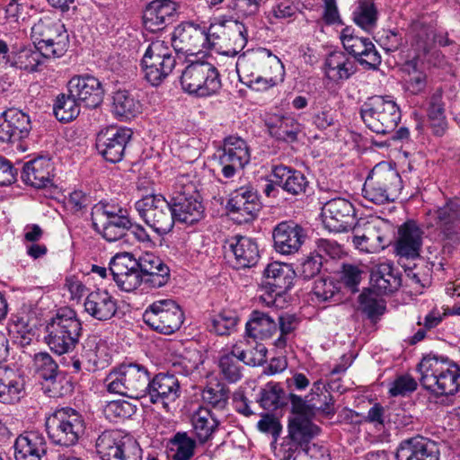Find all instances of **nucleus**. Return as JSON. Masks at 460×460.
Segmentation results:
<instances>
[{
	"mask_svg": "<svg viewBox=\"0 0 460 460\" xmlns=\"http://www.w3.org/2000/svg\"><path fill=\"white\" fill-rule=\"evenodd\" d=\"M247 43V31L241 22H234V29L211 25L207 31L193 23L178 25L172 36V46L176 52L192 55L205 48L215 49L218 53L235 57Z\"/></svg>",
	"mask_w": 460,
	"mask_h": 460,
	"instance_id": "obj_1",
	"label": "nucleus"
},
{
	"mask_svg": "<svg viewBox=\"0 0 460 460\" xmlns=\"http://www.w3.org/2000/svg\"><path fill=\"white\" fill-rule=\"evenodd\" d=\"M39 327H43L44 341L56 354L63 355L74 350L82 335V323L75 311L70 308H61L57 314L43 323H35L34 330L31 328V335L40 338L36 332Z\"/></svg>",
	"mask_w": 460,
	"mask_h": 460,
	"instance_id": "obj_2",
	"label": "nucleus"
},
{
	"mask_svg": "<svg viewBox=\"0 0 460 460\" xmlns=\"http://www.w3.org/2000/svg\"><path fill=\"white\" fill-rule=\"evenodd\" d=\"M420 384L437 395L456 394L460 388V368L447 358L428 355L419 364Z\"/></svg>",
	"mask_w": 460,
	"mask_h": 460,
	"instance_id": "obj_3",
	"label": "nucleus"
},
{
	"mask_svg": "<svg viewBox=\"0 0 460 460\" xmlns=\"http://www.w3.org/2000/svg\"><path fill=\"white\" fill-rule=\"evenodd\" d=\"M31 61L40 64V58L46 59L62 57L69 46V36L65 25L49 19H40L31 28Z\"/></svg>",
	"mask_w": 460,
	"mask_h": 460,
	"instance_id": "obj_4",
	"label": "nucleus"
},
{
	"mask_svg": "<svg viewBox=\"0 0 460 460\" xmlns=\"http://www.w3.org/2000/svg\"><path fill=\"white\" fill-rule=\"evenodd\" d=\"M151 374L138 363H123L105 379L107 390L131 399L146 397Z\"/></svg>",
	"mask_w": 460,
	"mask_h": 460,
	"instance_id": "obj_5",
	"label": "nucleus"
},
{
	"mask_svg": "<svg viewBox=\"0 0 460 460\" xmlns=\"http://www.w3.org/2000/svg\"><path fill=\"white\" fill-rule=\"evenodd\" d=\"M402 190V181L399 172L385 162L374 166L363 186L364 197L377 205L394 202Z\"/></svg>",
	"mask_w": 460,
	"mask_h": 460,
	"instance_id": "obj_6",
	"label": "nucleus"
},
{
	"mask_svg": "<svg viewBox=\"0 0 460 460\" xmlns=\"http://www.w3.org/2000/svg\"><path fill=\"white\" fill-rule=\"evenodd\" d=\"M360 116L371 131L386 135L393 133L396 128L402 113L393 97L375 95L363 103L360 108Z\"/></svg>",
	"mask_w": 460,
	"mask_h": 460,
	"instance_id": "obj_7",
	"label": "nucleus"
},
{
	"mask_svg": "<svg viewBox=\"0 0 460 460\" xmlns=\"http://www.w3.org/2000/svg\"><path fill=\"white\" fill-rule=\"evenodd\" d=\"M93 228L108 242L127 235L132 222L126 208L115 202L100 201L92 211Z\"/></svg>",
	"mask_w": 460,
	"mask_h": 460,
	"instance_id": "obj_8",
	"label": "nucleus"
},
{
	"mask_svg": "<svg viewBox=\"0 0 460 460\" xmlns=\"http://www.w3.org/2000/svg\"><path fill=\"white\" fill-rule=\"evenodd\" d=\"M51 441L62 447L75 446L85 429L81 413L70 407L57 409L46 420Z\"/></svg>",
	"mask_w": 460,
	"mask_h": 460,
	"instance_id": "obj_9",
	"label": "nucleus"
},
{
	"mask_svg": "<svg viewBox=\"0 0 460 460\" xmlns=\"http://www.w3.org/2000/svg\"><path fill=\"white\" fill-rule=\"evenodd\" d=\"M134 208L139 217L159 236L172 231L175 223L172 206L163 195H146L137 200Z\"/></svg>",
	"mask_w": 460,
	"mask_h": 460,
	"instance_id": "obj_10",
	"label": "nucleus"
},
{
	"mask_svg": "<svg viewBox=\"0 0 460 460\" xmlns=\"http://www.w3.org/2000/svg\"><path fill=\"white\" fill-rule=\"evenodd\" d=\"M181 84L185 92L206 97L219 91L221 79L213 64L208 61H192L182 71Z\"/></svg>",
	"mask_w": 460,
	"mask_h": 460,
	"instance_id": "obj_11",
	"label": "nucleus"
},
{
	"mask_svg": "<svg viewBox=\"0 0 460 460\" xmlns=\"http://www.w3.org/2000/svg\"><path fill=\"white\" fill-rule=\"evenodd\" d=\"M244 341H239L230 351H224L218 358L220 375L228 383H236L242 377L241 362L248 366L261 365L265 361L266 349L260 345L252 349H246Z\"/></svg>",
	"mask_w": 460,
	"mask_h": 460,
	"instance_id": "obj_12",
	"label": "nucleus"
},
{
	"mask_svg": "<svg viewBox=\"0 0 460 460\" xmlns=\"http://www.w3.org/2000/svg\"><path fill=\"white\" fill-rule=\"evenodd\" d=\"M236 71L240 80L242 76L273 75L284 79L285 69L280 59L270 50L260 48L249 49L240 55L236 61Z\"/></svg>",
	"mask_w": 460,
	"mask_h": 460,
	"instance_id": "obj_13",
	"label": "nucleus"
},
{
	"mask_svg": "<svg viewBox=\"0 0 460 460\" xmlns=\"http://www.w3.org/2000/svg\"><path fill=\"white\" fill-rule=\"evenodd\" d=\"M173 50L164 40L152 41L142 58L145 78L152 84H160L173 70L176 58Z\"/></svg>",
	"mask_w": 460,
	"mask_h": 460,
	"instance_id": "obj_14",
	"label": "nucleus"
},
{
	"mask_svg": "<svg viewBox=\"0 0 460 460\" xmlns=\"http://www.w3.org/2000/svg\"><path fill=\"white\" fill-rule=\"evenodd\" d=\"M95 448L102 460H142L138 443L119 430H105L100 434Z\"/></svg>",
	"mask_w": 460,
	"mask_h": 460,
	"instance_id": "obj_15",
	"label": "nucleus"
},
{
	"mask_svg": "<svg viewBox=\"0 0 460 460\" xmlns=\"http://www.w3.org/2000/svg\"><path fill=\"white\" fill-rule=\"evenodd\" d=\"M184 314L172 299H161L152 303L143 314V321L151 329L163 334H172L181 326Z\"/></svg>",
	"mask_w": 460,
	"mask_h": 460,
	"instance_id": "obj_16",
	"label": "nucleus"
},
{
	"mask_svg": "<svg viewBox=\"0 0 460 460\" xmlns=\"http://www.w3.org/2000/svg\"><path fill=\"white\" fill-rule=\"evenodd\" d=\"M352 243L362 252L374 253L384 250L390 243L388 226L379 218L359 219L352 227Z\"/></svg>",
	"mask_w": 460,
	"mask_h": 460,
	"instance_id": "obj_17",
	"label": "nucleus"
},
{
	"mask_svg": "<svg viewBox=\"0 0 460 460\" xmlns=\"http://www.w3.org/2000/svg\"><path fill=\"white\" fill-rule=\"evenodd\" d=\"M257 191L252 186H243L233 190L226 203L231 219L237 224L252 221L261 209Z\"/></svg>",
	"mask_w": 460,
	"mask_h": 460,
	"instance_id": "obj_18",
	"label": "nucleus"
},
{
	"mask_svg": "<svg viewBox=\"0 0 460 460\" xmlns=\"http://www.w3.org/2000/svg\"><path fill=\"white\" fill-rule=\"evenodd\" d=\"M132 134V130L128 128H105L97 134L96 149L107 162L118 163L122 160Z\"/></svg>",
	"mask_w": 460,
	"mask_h": 460,
	"instance_id": "obj_19",
	"label": "nucleus"
},
{
	"mask_svg": "<svg viewBox=\"0 0 460 460\" xmlns=\"http://www.w3.org/2000/svg\"><path fill=\"white\" fill-rule=\"evenodd\" d=\"M251 155L246 142L236 136L225 138L223 147L218 150V164L226 178H232L238 170L250 162Z\"/></svg>",
	"mask_w": 460,
	"mask_h": 460,
	"instance_id": "obj_20",
	"label": "nucleus"
},
{
	"mask_svg": "<svg viewBox=\"0 0 460 460\" xmlns=\"http://www.w3.org/2000/svg\"><path fill=\"white\" fill-rule=\"evenodd\" d=\"M341 40L346 51L365 68L375 70L381 64V56L369 38L355 35L353 30L345 28Z\"/></svg>",
	"mask_w": 460,
	"mask_h": 460,
	"instance_id": "obj_21",
	"label": "nucleus"
},
{
	"mask_svg": "<svg viewBox=\"0 0 460 460\" xmlns=\"http://www.w3.org/2000/svg\"><path fill=\"white\" fill-rule=\"evenodd\" d=\"M109 270L122 291L132 292L144 282L137 260L128 252L117 253L110 262Z\"/></svg>",
	"mask_w": 460,
	"mask_h": 460,
	"instance_id": "obj_22",
	"label": "nucleus"
},
{
	"mask_svg": "<svg viewBox=\"0 0 460 460\" xmlns=\"http://www.w3.org/2000/svg\"><path fill=\"white\" fill-rule=\"evenodd\" d=\"M323 224L332 232H346L355 226V208L346 199L335 198L323 207Z\"/></svg>",
	"mask_w": 460,
	"mask_h": 460,
	"instance_id": "obj_23",
	"label": "nucleus"
},
{
	"mask_svg": "<svg viewBox=\"0 0 460 460\" xmlns=\"http://www.w3.org/2000/svg\"><path fill=\"white\" fill-rule=\"evenodd\" d=\"M429 217L436 220L444 241L448 244H456L460 240V202L458 199L447 201L428 213Z\"/></svg>",
	"mask_w": 460,
	"mask_h": 460,
	"instance_id": "obj_24",
	"label": "nucleus"
},
{
	"mask_svg": "<svg viewBox=\"0 0 460 460\" xmlns=\"http://www.w3.org/2000/svg\"><path fill=\"white\" fill-rule=\"evenodd\" d=\"M67 89L71 96L86 108H97L103 102V86L93 75L85 74L73 76L67 84Z\"/></svg>",
	"mask_w": 460,
	"mask_h": 460,
	"instance_id": "obj_25",
	"label": "nucleus"
},
{
	"mask_svg": "<svg viewBox=\"0 0 460 460\" xmlns=\"http://www.w3.org/2000/svg\"><path fill=\"white\" fill-rule=\"evenodd\" d=\"M274 248L283 255L296 253L306 239L305 230L293 221L278 224L272 233Z\"/></svg>",
	"mask_w": 460,
	"mask_h": 460,
	"instance_id": "obj_26",
	"label": "nucleus"
},
{
	"mask_svg": "<svg viewBox=\"0 0 460 460\" xmlns=\"http://www.w3.org/2000/svg\"><path fill=\"white\" fill-rule=\"evenodd\" d=\"M146 396L153 404H159L164 409L174 402L181 395V385L173 374L159 373L153 378L146 391Z\"/></svg>",
	"mask_w": 460,
	"mask_h": 460,
	"instance_id": "obj_27",
	"label": "nucleus"
},
{
	"mask_svg": "<svg viewBox=\"0 0 460 460\" xmlns=\"http://www.w3.org/2000/svg\"><path fill=\"white\" fill-rule=\"evenodd\" d=\"M171 202L175 222L193 225L205 216V207L199 194L173 195Z\"/></svg>",
	"mask_w": 460,
	"mask_h": 460,
	"instance_id": "obj_28",
	"label": "nucleus"
},
{
	"mask_svg": "<svg viewBox=\"0 0 460 460\" xmlns=\"http://www.w3.org/2000/svg\"><path fill=\"white\" fill-rule=\"evenodd\" d=\"M144 282L151 288H161L170 279V269L163 260L152 252H146L137 260Z\"/></svg>",
	"mask_w": 460,
	"mask_h": 460,
	"instance_id": "obj_29",
	"label": "nucleus"
},
{
	"mask_svg": "<svg viewBox=\"0 0 460 460\" xmlns=\"http://www.w3.org/2000/svg\"><path fill=\"white\" fill-rule=\"evenodd\" d=\"M177 4L171 0H154L144 11L143 21L146 28L155 31L165 28L176 17Z\"/></svg>",
	"mask_w": 460,
	"mask_h": 460,
	"instance_id": "obj_30",
	"label": "nucleus"
},
{
	"mask_svg": "<svg viewBox=\"0 0 460 460\" xmlns=\"http://www.w3.org/2000/svg\"><path fill=\"white\" fill-rule=\"evenodd\" d=\"M424 232L414 220L404 222L398 229L395 250L401 257H419Z\"/></svg>",
	"mask_w": 460,
	"mask_h": 460,
	"instance_id": "obj_31",
	"label": "nucleus"
},
{
	"mask_svg": "<svg viewBox=\"0 0 460 460\" xmlns=\"http://www.w3.org/2000/svg\"><path fill=\"white\" fill-rule=\"evenodd\" d=\"M31 172L34 175V181H31V186L42 190L47 198H55L59 193L58 187L53 182L54 165L49 155H38L31 159Z\"/></svg>",
	"mask_w": 460,
	"mask_h": 460,
	"instance_id": "obj_32",
	"label": "nucleus"
},
{
	"mask_svg": "<svg viewBox=\"0 0 460 460\" xmlns=\"http://www.w3.org/2000/svg\"><path fill=\"white\" fill-rule=\"evenodd\" d=\"M399 460H439L437 444L423 437L402 441L397 449Z\"/></svg>",
	"mask_w": 460,
	"mask_h": 460,
	"instance_id": "obj_33",
	"label": "nucleus"
},
{
	"mask_svg": "<svg viewBox=\"0 0 460 460\" xmlns=\"http://www.w3.org/2000/svg\"><path fill=\"white\" fill-rule=\"evenodd\" d=\"M85 313L98 321L111 319L118 310L117 300L104 289L90 292L84 303Z\"/></svg>",
	"mask_w": 460,
	"mask_h": 460,
	"instance_id": "obj_34",
	"label": "nucleus"
},
{
	"mask_svg": "<svg viewBox=\"0 0 460 460\" xmlns=\"http://www.w3.org/2000/svg\"><path fill=\"white\" fill-rule=\"evenodd\" d=\"M271 176L277 186L293 196L305 194L309 188V181L303 172L283 164L274 165Z\"/></svg>",
	"mask_w": 460,
	"mask_h": 460,
	"instance_id": "obj_35",
	"label": "nucleus"
},
{
	"mask_svg": "<svg viewBox=\"0 0 460 460\" xmlns=\"http://www.w3.org/2000/svg\"><path fill=\"white\" fill-rule=\"evenodd\" d=\"M229 251L234 256V267L246 269L255 266L259 261L256 242L247 236L235 235L228 240Z\"/></svg>",
	"mask_w": 460,
	"mask_h": 460,
	"instance_id": "obj_36",
	"label": "nucleus"
},
{
	"mask_svg": "<svg viewBox=\"0 0 460 460\" xmlns=\"http://www.w3.org/2000/svg\"><path fill=\"white\" fill-rule=\"evenodd\" d=\"M323 71L332 82L339 84L350 78L357 71V66L346 53L333 51L324 59Z\"/></svg>",
	"mask_w": 460,
	"mask_h": 460,
	"instance_id": "obj_37",
	"label": "nucleus"
},
{
	"mask_svg": "<svg viewBox=\"0 0 460 460\" xmlns=\"http://www.w3.org/2000/svg\"><path fill=\"white\" fill-rule=\"evenodd\" d=\"M265 285L271 288L276 296L290 289L296 278V272L289 264L274 261L264 270Z\"/></svg>",
	"mask_w": 460,
	"mask_h": 460,
	"instance_id": "obj_38",
	"label": "nucleus"
},
{
	"mask_svg": "<svg viewBox=\"0 0 460 460\" xmlns=\"http://www.w3.org/2000/svg\"><path fill=\"white\" fill-rule=\"evenodd\" d=\"M372 287L380 294L393 293L401 287V274L391 262H383L373 267L370 275Z\"/></svg>",
	"mask_w": 460,
	"mask_h": 460,
	"instance_id": "obj_39",
	"label": "nucleus"
},
{
	"mask_svg": "<svg viewBox=\"0 0 460 460\" xmlns=\"http://www.w3.org/2000/svg\"><path fill=\"white\" fill-rule=\"evenodd\" d=\"M191 424L199 442L204 444L213 438L220 421L211 410L201 406L192 414Z\"/></svg>",
	"mask_w": 460,
	"mask_h": 460,
	"instance_id": "obj_40",
	"label": "nucleus"
},
{
	"mask_svg": "<svg viewBox=\"0 0 460 460\" xmlns=\"http://www.w3.org/2000/svg\"><path fill=\"white\" fill-rule=\"evenodd\" d=\"M271 137L284 142H294L300 132V124L292 117L273 115L266 120Z\"/></svg>",
	"mask_w": 460,
	"mask_h": 460,
	"instance_id": "obj_41",
	"label": "nucleus"
},
{
	"mask_svg": "<svg viewBox=\"0 0 460 460\" xmlns=\"http://www.w3.org/2000/svg\"><path fill=\"white\" fill-rule=\"evenodd\" d=\"M288 431L290 438L301 444L305 448L310 447L311 440L319 434L320 429L310 418L295 416L289 419Z\"/></svg>",
	"mask_w": 460,
	"mask_h": 460,
	"instance_id": "obj_42",
	"label": "nucleus"
},
{
	"mask_svg": "<svg viewBox=\"0 0 460 460\" xmlns=\"http://www.w3.org/2000/svg\"><path fill=\"white\" fill-rule=\"evenodd\" d=\"M245 331L249 337L265 340L276 332L277 323L268 314L253 311L246 323Z\"/></svg>",
	"mask_w": 460,
	"mask_h": 460,
	"instance_id": "obj_43",
	"label": "nucleus"
},
{
	"mask_svg": "<svg viewBox=\"0 0 460 460\" xmlns=\"http://www.w3.org/2000/svg\"><path fill=\"white\" fill-rule=\"evenodd\" d=\"M289 401L292 412L296 414V416L310 418L317 411L323 412L325 415H333L335 413V409L331 406L330 402L323 404L319 402H314V397L303 399L301 396L290 393Z\"/></svg>",
	"mask_w": 460,
	"mask_h": 460,
	"instance_id": "obj_44",
	"label": "nucleus"
},
{
	"mask_svg": "<svg viewBox=\"0 0 460 460\" xmlns=\"http://www.w3.org/2000/svg\"><path fill=\"white\" fill-rule=\"evenodd\" d=\"M11 372L0 370V402L14 403L26 394L25 382L22 378L10 379Z\"/></svg>",
	"mask_w": 460,
	"mask_h": 460,
	"instance_id": "obj_45",
	"label": "nucleus"
},
{
	"mask_svg": "<svg viewBox=\"0 0 460 460\" xmlns=\"http://www.w3.org/2000/svg\"><path fill=\"white\" fill-rule=\"evenodd\" d=\"M112 100V111L117 117L129 119L141 111L140 102L128 91H117Z\"/></svg>",
	"mask_w": 460,
	"mask_h": 460,
	"instance_id": "obj_46",
	"label": "nucleus"
},
{
	"mask_svg": "<svg viewBox=\"0 0 460 460\" xmlns=\"http://www.w3.org/2000/svg\"><path fill=\"white\" fill-rule=\"evenodd\" d=\"M2 114L19 134V138H17V150L24 153L29 147V130L26 128L27 124H29V116L22 111L13 108L5 111Z\"/></svg>",
	"mask_w": 460,
	"mask_h": 460,
	"instance_id": "obj_47",
	"label": "nucleus"
},
{
	"mask_svg": "<svg viewBox=\"0 0 460 460\" xmlns=\"http://www.w3.org/2000/svg\"><path fill=\"white\" fill-rule=\"evenodd\" d=\"M404 411L401 408L383 407L380 403H375L367 411L366 421L384 425L385 421L396 425H407L408 422L402 420Z\"/></svg>",
	"mask_w": 460,
	"mask_h": 460,
	"instance_id": "obj_48",
	"label": "nucleus"
},
{
	"mask_svg": "<svg viewBox=\"0 0 460 460\" xmlns=\"http://www.w3.org/2000/svg\"><path fill=\"white\" fill-rule=\"evenodd\" d=\"M58 364L48 352H39L33 358V376L39 381L53 382L58 374Z\"/></svg>",
	"mask_w": 460,
	"mask_h": 460,
	"instance_id": "obj_49",
	"label": "nucleus"
},
{
	"mask_svg": "<svg viewBox=\"0 0 460 460\" xmlns=\"http://www.w3.org/2000/svg\"><path fill=\"white\" fill-rule=\"evenodd\" d=\"M355 23L367 31L376 27L377 10L370 0H358L352 13Z\"/></svg>",
	"mask_w": 460,
	"mask_h": 460,
	"instance_id": "obj_50",
	"label": "nucleus"
},
{
	"mask_svg": "<svg viewBox=\"0 0 460 460\" xmlns=\"http://www.w3.org/2000/svg\"><path fill=\"white\" fill-rule=\"evenodd\" d=\"M81 103L68 94H59L54 103L53 111L56 118L61 122H69L75 119L81 111Z\"/></svg>",
	"mask_w": 460,
	"mask_h": 460,
	"instance_id": "obj_51",
	"label": "nucleus"
},
{
	"mask_svg": "<svg viewBox=\"0 0 460 460\" xmlns=\"http://www.w3.org/2000/svg\"><path fill=\"white\" fill-rule=\"evenodd\" d=\"M359 309L372 321L385 311V302L373 289H365L358 296Z\"/></svg>",
	"mask_w": 460,
	"mask_h": 460,
	"instance_id": "obj_52",
	"label": "nucleus"
},
{
	"mask_svg": "<svg viewBox=\"0 0 460 460\" xmlns=\"http://www.w3.org/2000/svg\"><path fill=\"white\" fill-rule=\"evenodd\" d=\"M8 332L13 342L26 357V349L29 345V316H13L9 323Z\"/></svg>",
	"mask_w": 460,
	"mask_h": 460,
	"instance_id": "obj_53",
	"label": "nucleus"
},
{
	"mask_svg": "<svg viewBox=\"0 0 460 460\" xmlns=\"http://www.w3.org/2000/svg\"><path fill=\"white\" fill-rule=\"evenodd\" d=\"M172 460H190L194 456L196 441L186 432H177L171 439Z\"/></svg>",
	"mask_w": 460,
	"mask_h": 460,
	"instance_id": "obj_54",
	"label": "nucleus"
},
{
	"mask_svg": "<svg viewBox=\"0 0 460 460\" xmlns=\"http://www.w3.org/2000/svg\"><path fill=\"white\" fill-rule=\"evenodd\" d=\"M284 392L276 383H268L261 392V405L268 411H274L284 405Z\"/></svg>",
	"mask_w": 460,
	"mask_h": 460,
	"instance_id": "obj_55",
	"label": "nucleus"
},
{
	"mask_svg": "<svg viewBox=\"0 0 460 460\" xmlns=\"http://www.w3.org/2000/svg\"><path fill=\"white\" fill-rule=\"evenodd\" d=\"M237 322L238 317L235 313L224 311L210 320L208 329L217 335H229L235 328Z\"/></svg>",
	"mask_w": 460,
	"mask_h": 460,
	"instance_id": "obj_56",
	"label": "nucleus"
},
{
	"mask_svg": "<svg viewBox=\"0 0 460 460\" xmlns=\"http://www.w3.org/2000/svg\"><path fill=\"white\" fill-rule=\"evenodd\" d=\"M228 398L229 390L220 384L216 385L215 387L208 386L202 392L203 402L217 410H224L227 405Z\"/></svg>",
	"mask_w": 460,
	"mask_h": 460,
	"instance_id": "obj_57",
	"label": "nucleus"
},
{
	"mask_svg": "<svg viewBox=\"0 0 460 460\" xmlns=\"http://www.w3.org/2000/svg\"><path fill=\"white\" fill-rule=\"evenodd\" d=\"M279 336L275 340L274 345L278 349H285L296 329V317L293 314H283L279 317Z\"/></svg>",
	"mask_w": 460,
	"mask_h": 460,
	"instance_id": "obj_58",
	"label": "nucleus"
},
{
	"mask_svg": "<svg viewBox=\"0 0 460 460\" xmlns=\"http://www.w3.org/2000/svg\"><path fill=\"white\" fill-rule=\"evenodd\" d=\"M408 76L405 78L404 88L411 94L421 93L427 85V76L423 71L416 69L415 66H409Z\"/></svg>",
	"mask_w": 460,
	"mask_h": 460,
	"instance_id": "obj_59",
	"label": "nucleus"
},
{
	"mask_svg": "<svg viewBox=\"0 0 460 460\" xmlns=\"http://www.w3.org/2000/svg\"><path fill=\"white\" fill-rule=\"evenodd\" d=\"M261 0H228L226 8L238 17L250 16L259 11Z\"/></svg>",
	"mask_w": 460,
	"mask_h": 460,
	"instance_id": "obj_60",
	"label": "nucleus"
},
{
	"mask_svg": "<svg viewBox=\"0 0 460 460\" xmlns=\"http://www.w3.org/2000/svg\"><path fill=\"white\" fill-rule=\"evenodd\" d=\"M323 266V254L312 253L301 263L298 272L304 279H310L315 277Z\"/></svg>",
	"mask_w": 460,
	"mask_h": 460,
	"instance_id": "obj_61",
	"label": "nucleus"
},
{
	"mask_svg": "<svg viewBox=\"0 0 460 460\" xmlns=\"http://www.w3.org/2000/svg\"><path fill=\"white\" fill-rule=\"evenodd\" d=\"M136 405L125 400H117L110 402L105 409L110 417L119 419H128L136 412Z\"/></svg>",
	"mask_w": 460,
	"mask_h": 460,
	"instance_id": "obj_62",
	"label": "nucleus"
},
{
	"mask_svg": "<svg viewBox=\"0 0 460 460\" xmlns=\"http://www.w3.org/2000/svg\"><path fill=\"white\" fill-rule=\"evenodd\" d=\"M338 292L334 281L330 279H321L314 282L313 293L319 302L331 300Z\"/></svg>",
	"mask_w": 460,
	"mask_h": 460,
	"instance_id": "obj_63",
	"label": "nucleus"
},
{
	"mask_svg": "<svg viewBox=\"0 0 460 460\" xmlns=\"http://www.w3.org/2000/svg\"><path fill=\"white\" fill-rule=\"evenodd\" d=\"M84 368L87 371H94L98 367L99 356L98 345L94 340L85 341L81 353Z\"/></svg>",
	"mask_w": 460,
	"mask_h": 460,
	"instance_id": "obj_64",
	"label": "nucleus"
}]
</instances>
